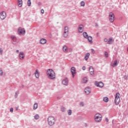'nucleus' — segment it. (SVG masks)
<instances>
[{
	"label": "nucleus",
	"instance_id": "f257e3e1",
	"mask_svg": "<svg viewBox=\"0 0 128 128\" xmlns=\"http://www.w3.org/2000/svg\"><path fill=\"white\" fill-rule=\"evenodd\" d=\"M48 77L50 80H54L56 78V74L52 69H48L46 72Z\"/></svg>",
	"mask_w": 128,
	"mask_h": 128
},
{
	"label": "nucleus",
	"instance_id": "f03ea898",
	"mask_svg": "<svg viewBox=\"0 0 128 128\" xmlns=\"http://www.w3.org/2000/svg\"><path fill=\"white\" fill-rule=\"evenodd\" d=\"M48 126H54V124H56V118L52 116H49L48 118Z\"/></svg>",
	"mask_w": 128,
	"mask_h": 128
},
{
	"label": "nucleus",
	"instance_id": "7ed1b4c3",
	"mask_svg": "<svg viewBox=\"0 0 128 128\" xmlns=\"http://www.w3.org/2000/svg\"><path fill=\"white\" fill-rule=\"evenodd\" d=\"M120 93L117 92L116 94L114 102L116 106H118L120 104Z\"/></svg>",
	"mask_w": 128,
	"mask_h": 128
},
{
	"label": "nucleus",
	"instance_id": "20e7f679",
	"mask_svg": "<svg viewBox=\"0 0 128 128\" xmlns=\"http://www.w3.org/2000/svg\"><path fill=\"white\" fill-rule=\"evenodd\" d=\"M94 120L96 122H100L102 120V115L100 114H96L94 116Z\"/></svg>",
	"mask_w": 128,
	"mask_h": 128
},
{
	"label": "nucleus",
	"instance_id": "39448f33",
	"mask_svg": "<svg viewBox=\"0 0 128 128\" xmlns=\"http://www.w3.org/2000/svg\"><path fill=\"white\" fill-rule=\"evenodd\" d=\"M18 34L20 36H22V34H26V29L22 28H19L18 29Z\"/></svg>",
	"mask_w": 128,
	"mask_h": 128
},
{
	"label": "nucleus",
	"instance_id": "423d86ee",
	"mask_svg": "<svg viewBox=\"0 0 128 128\" xmlns=\"http://www.w3.org/2000/svg\"><path fill=\"white\" fill-rule=\"evenodd\" d=\"M6 18V14L4 12H2L0 13V18L1 20H4Z\"/></svg>",
	"mask_w": 128,
	"mask_h": 128
},
{
	"label": "nucleus",
	"instance_id": "0eeeda50",
	"mask_svg": "<svg viewBox=\"0 0 128 128\" xmlns=\"http://www.w3.org/2000/svg\"><path fill=\"white\" fill-rule=\"evenodd\" d=\"M70 70L72 78H74V75L76 74V68L74 67H72L70 68Z\"/></svg>",
	"mask_w": 128,
	"mask_h": 128
},
{
	"label": "nucleus",
	"instance_id": "6e6552de",
	"mask_svg": "<svg viewBox=\"0 0 128 128\" xmlns=\"http://www.w3.org/2000/svg\"><path fill=\"white\" fill-rule=\"evenodd\" d=\"M78 32L79 34H82V32H84V26L82 24L79 26V27L78 28Z\"/></svg>",
	"mask_w": 128,
	"mask_h": 128
},
{
	"label": "nucleus",
	"instance_id": "1a4fd4ad",
	"mask_svg": "<svg viewBox=\"0 0 128 128\" xmlns=\"http://www.w3.org/2000/svg\"><path fill=\"white\" fill-rule=\"evenodd\" d=\"M96 86H98V88H102L104 86V83L102 82H98L96 83Z\"/></svg>",
	"mask_w": 128,
	"mask_h": 128
},
{
	"label": "nucleus",
	"instance_id": "9d476101",
	"mask_svg": "<svg viewBox=\"0 0 128 128\" xmlns=\"http://www.w3.org/2000/svg\"><path fill=\"white\" fill-rule=\"evenodd\" d=\"M89 72L91 76H94V67L90 66L89 68Z\"/></svg>",
	"mask_w": 128,
	"mask_h": 128
},
{
	"label": "nucleus",
	"instance_id": "9b49d317",
	"mask_svg": "<svg viewBox=\"0 0 128 128\" xmlns=\"http://www.w3.org/2000/svg\"><path fill=\"white\" fill-rule=\"evenodd\" d=\"M62 84L64 86H68V78H66L63 80H62Z\"/></svg>",
	"mask_w": 128,
	"mask_h": 128
},
{
	"label": "nucleus",
	"instance_id": "f8f14e48",
	"mask_svg": "<svg viewBox=\"0 0 128 128\" xmlns=\"http://www.w3.org/2000/svg\"><path fill=\"white\" fill-rule=\"evenodd\" d=\"M84 92L86 94H90V88L88 87L84 89Z\"/></svg>",
	"mask_w": 128,
	"mask_h": 128
},
{
	"label": "nucleus",
	"instance_id": "ddd939ff",
	"mask_svg": "<svg viewBox=\"0 0 128 128\" xmlns=\"http://www.w3.org/2000/svg\"><path fill=\"white\" fill-rule=\"evenodd\" d=\"M24 52H20L19 54V58L20 60H24Z\"/></svg>",
	"mask_w": 128,
	"mask_h": 128
},
{
	"label": "nucleus",
	"instance_id": "4468645a",
	"mask_svg": "<svg viewBox=\"0 0 128 128\" xmlns=\"http://www.w3.org/2000/svg\"><path fill=\"white\" fill-rule=\"evenodd\" d=\"M40 44H46V40L42 38L40 41Z\"/></svg>",
	"mask_w": 128,
	"mask_h": 128
},
{
	"label": "nucleus",
	"instance_id": "2eb2a0df",
	"mask_svg": "<svg viewBox=\"0 0 128 128\" xmlns=\"http://www.w3.org/2000/svg\"><path fill=\"white\" fill-rule=\"evenodd\" d=\"M86 38L90 44H92V36H88Z\"/></svg>",
	"mask_w": 128,
	"mask_h": 128
},
{
	"label": "nucleus",
	"instance_id": "dca6fc26",
	"mask_svg": "<svg viewBox=\"0 0 128 128\" xmlns=\"http://www.w3.org/2000/svg\"><path fill=\"white\" fill-rule=\"evenodd\" d=\"M90 52H87L86 54H85V56H84L85 60H88V58H90Z\"/></svg>",
	"mask_w": 128,
	"mask_h": 128
},
{
	"label": "nucleus",
	"instance_id": "f3484780",
	"mask_svg": "<svg viewBox=\"0 0 128 128\" xmlns=\"http://www.w3.org/2000/svg\"><path fill=\"white\" fill-rule=\"evenodd\" d=\"M18 6L22 8V0H18Z\"/></svg>",
	"mask_w": 128,
	"mask_h": 128
},
{
	"label": "nucleus",
	"instance_id": "a211bd4d",
	"mask_svg": "<svg viewBox=\"0 0 128 128\" xmlns=\"http://www.w3.org/2000/svg\"><path fill=\"white\" fill-rule=\"evenodd\" d=\"M109 20L110 22H112V12L109 14Z\"/></svg>",
	"mask_w": 128,
	"mask_h": 128
},
{
	"label": "nucleus",
	"instance_id": "6ab92c4d",
	"mask_svg": "<svg viewBox=\"0 0 128 128\" xmlns=\"http://www.w3.org/2000/svg\"><path fill=\"white\" fill-rule=\"evenodd\" d=\"M34 74L36 78H40V74L38 73V70H36Z\"/></svg>",
	"mask_w": 128,
	"mask_h": 128
},
{
	"label": "nucleus",
	"instance_id": "aec40b11",
	"mask_svg": "<svg viewBox=\"0 0 128 128\" xmlns=\"http://www.w3.org/2000/svg\"><path fill=\"white\" fill-rule=\"evenodd\" d=\"M62 50L64 52H68V46H64L62 48Z\"/></svg>",
	"mask_w": 128,
	"mask_h": 128
},
{
	"label": "nucleus",
	"instance_id": "412c9836",
	"mask_svg": "<svg viewBox=\"0 0 128 128\" xmlns=\"http://www.w3.org/2000/svg\"><path fill=\"white\" fill-rule=\"evenodd\" d=\"M82 34L84 38H86L88 36V33L86 32H84Z\"/></svg>",
	"mask_w": 128,
	"mask_h": 128
},
{
	"label": "nucleus",
	"instance_id": "4be33fe9",
	"mask_svg": "<svg viewBox=\"0 0 128 128\" xmlns=\"http://www.w3.org/2000/svg\"><path fill=\"white\" fill-rule=\"evenodd\" d=\"M68 32H64L63 34L64 38H68Z\"/></svg>",
	"mask_w": 128,
	"mask_h": 128
},
{
	"label": "nucleus",
	"instance_id": "5701e85b",
	"mask_svg": "<svg viewBox=\"0 0 128 128\" xmlns=\"http://www.w3.org/2000/svg\"><path fill=\"white\" fill-rule=\"evenodd\" d=\"M118 64V61L116 60L114 62V63L113 64V66H116Z\"/></svg>",
	"mask_w": 128,
	"mask_h": 128
},
{
	"label": "nucleus",
	"instance_id": "b1692460",
	"mask_svg": "<svg viewBox=\"0 0 128 128\" xmlns=\"http://www.w3.org/2000/svg\"><path fill=\"white\" fill-rule=\"evenodd\" d=\"M112 38H109V40H108V42H107V44H112Z\"/></svg>",
	"mask_w": 128,
	"mask_h": 128
},
{
	"label": "nucleus",
	"instance_id": "393cba45",
	"mask_svg": "<svg viewBox=\"0 0 128 128\" xmlns=\"http://www.w3.org/2000/svg\"><path fill=\"white\" fill-rule=\"evenodd\" d=\"M64 32H68V27L67 26H65L64 28Z\"/></svg>",
	"mask_w": 128,
	"mask_h": 128
},
{
	"label": "nucleus",
	"instance_id": "a878e982",
	"mask_svg": "<svg viewBox=\"0 0 128 128\" xmlns=\"http://www.w3.org/2000/svg\"><path fill=\"white\" fill-rule=\"evenodd\" d=\"M103 100L105 102H108V97H104L103 98Z\"/></svg>",
	"mask_w": 128,
	"mask_h": 128
},
{
	"label": "nucleus",
	"instance_id": "bb28decb",
	"mask_svg": "<svg viewBox=\"0 0 128 128\" xmlns=\"http://www.w3.org/2000/svg\"><path fill=\"white\" fill-rule=\"evenodd\" d=\"M83 82L84 84H86L88 82V78L85 77L83 78Z\"/></svg>",
	"mask_w": 128,
	"mask_h": 128
},
{
	"label": "nucleus",
	"instance_id": "cd10ccee",
	"mask_svg": "<svg viewBox=\"0 0 128 128\" xmlns=\"http://www.w3.org/2000/svg\"><path fill=\"white\" fill-rule=\"evenodd\" d=\"M38 103H35L34 105V110H36V108H38Z\"/></svg>",
	"mask_w": 128,
	"mask_h": 128
},
{
	"label": "nucleus",
	"instance_id": "c85d7f7f",
	"mask_svg": "<svg viewBox=\"0 0 128 128\" xmlns=\"http://www.w3.org/2000/svg\"><path fill=\"white\" fill-rule=\"evenodd\" d=\"M34 118L35 120H38V118H40V116L38 114H36L34 116Z\"/></svg>",
	"mask_w": 128,
	"mask_h": 128
},
{
	"label": "nucleus",
	"instance_id": "c756f323",
	"mask_svg": "<svg viewBox=\"0 0 128 128\" xmlns=\"http://www.w3.org/2000/svg\"><path fill=\"white\" fill-rule=\"evenodd\" d=\"M31 5H32V1H30V0H28V6H30Z\"/></svg>",
	"mask_w": 128,
	"mask_h": 128
},
{
	"label": "nucleus",
	"instance_id": "7c9ffc66",
	"mask_svg": "<svg viewBox=\"0 0 128 128\" xmlns=\"http://www.w3.org/2000/svg\"><path fill=\"white\" fill-rule=\"evenodd\" d=\"M85 5H86V3L82 1L80 2V6H84Z\"/></svg>",
	"mask_w": 128,
	"mask_h": 128
},
{
	"label": "nucleus",
	"instance_id": "2f4dec72",
	"mask_svg": "<svg viewBox=\"0 0 128 128\" xmlns=\"http://www.w3.org/2000/svg\"><path fill=\"white\" fill-rule=\"evenodd\" d=\"M68 116H72V110H68Z\"/></svg>",
	"mask_w": 128,
	"mask_h": 128
},
{
	"label": "nucleus",
	"instance_id": "473e14b6",
	"mask_svg": "<svg viewBox=\"0 0 128 128\" xmlns=\"http://www.w3.org/2000/svg\"><path fill=\"white\" fill-rule=\"evenodd\" d=\"M80 106H84V102H80Z\"/></svg>",
	"mask_w": 128,
	"mask_h": 128
},
{
	"label": "nucleus",
	"instance_id": "72a5a7b5",
	"mask_svg": "<svg viewBox=\"0 0 128 128\" xmlns=\"http://www.w3.org/2000/svg\"><path fill=\"white\" fill-rule=\"evenodd\" d=\"M61 110L62 112H64L66 110V108L64 106L61 107Z\"/></svg>",
	"mask_w": 128,
	"mask_h": 128
},
{
	"label": "nucleus",
	"instance_id": "f704fd0d",
	"mask_svg": "<svg viewBox=\"0 0 128 128\" xmlns=\"http://www.w3.org/2000/svg\"><path fill=\"white\" fill-rule=\"evenodd\" d=\"M91 52H92V53L93 54H94L96 53V51H95L94 50L93 48H92V49H91Z\"/></svg>",
	"mask_w": 128,
	"mask_h": 128
},
{
	"label": "nucleus",
	"instance_id": "c9c22d12",
	"mask_svg": "<svg viewBox=\"0 0 128 128\" xmlns=\"http://www.w3.org/2000/svg\"><path fill=\"white\" fill-rule=\"evenodd\" d=\"M104 56H106V58H108V52H104Z\"/></svg>",
	"mask_w": 128,
	"mask_h": 128
},
{
	"label": "nucleus",
	"instance_id": "e433bc0d",
	"mask_svg": "<svg viewBox=\"0 0 128 128\" xmlns=\"http://www.w3.org/2000/svg\"><path fill=\"white\" fill-rule=\"evenodd\" d=\"M2 74H3L2 70L0 68V76H2Z\"/></svg>",
	"mask_w": 128,
	"mask_h": 128
},
{
	"label": "nucleus",
	"instance_id": "4c0bfd02",
	"mask_svg": "<svg viewBox=\"0 0 128 128\" xmlns=\"http://www.w3.org/2000/svg\"><path fill=\"white\" fill-rule=\"evenodd\" d=\"M18 91H16L15 93V98H18Z\"/></svg>",
	"mask_w": 128,
	"mask_h": 128
},
{
	"label": "nucleus",
	"instance_id": "58836bf2",
	"mask_svg": "<svg viewBox=\"0 0 128 128\" xmlns=\"http://www.w3.org/2000/svg\"><path fill=\"white\" fill-rule=\"evenodd\" d=\"M16 38V36H10V38H12V40Z\"/></svg>",
	"mask_w": 128,
	"mask_h": 128
},
{
	"label": "nucleus",
	"instance_id": "ea45409f",
	"mask_svg": "<svg viewBox=\"0 0 128 128\" xmlns=\"http://www.w3.org/2000/svg\"><path fill=\"white\" fill-rule=\"evenodd\" d=\"M10 112H14V108H10Z\"/></svg>",
	"mask_w": 128,
	"mask_h": 128
},
{
	"label": "nucleus",
	"instance_id": "a19ab883",
	"mask_svg": "<svg viewBox=\"0 0 128 128\" xmlns=\"http://www.w3.org/2000/svg\"><path fill=\"white\" fill-rule=\"evenodd\" d=\"M12 42H16V38H14V39H13Z\"/></svg>",
	"mask_w": 128,
	"mask_h": 128
},
{
	"label": "nucleus",
	"instance_id": "79ce46f5",
	"mask_svg": "<svg viewBox=\"0 0 128 128\" xmlns=\"http://www.w3.org/2000/svg\"><path fill=\"white\" fill-rule=\"evenodd\" d=\"M0 54H2V48H0Z\"/></svg>",
	"mask_w": 128,
	"mask_h": 128
},
{
	"label": "nucleus",
	"instance_id": "37998d69",
	"mask_svg": "<svg viewBox=\"0 0 128 128\" xmlns=\"http://www.w3.org/2000/svg\"><path fill=\"white\" fill-rule=\"evenodd\" d=\"M82 70H86V66H83L82 67Z\"/></svg>",
	"mask_w": 128,
	"mask_h": 128
},
{
	"label": "nucleus",
	"instance_id": "c03bdc74",
	"mask_svg": "<svg viewBox=\"0 0 128 128\" xmlns=\"http://www.w3.org/2000/svg\"><path fill=\"white\" fill-rule=\"evenodd\" d=\"M41 12H42V14H44V9H42V10H41Z\"/></svg>",
	"mask_w": 128,
	"mask_h": 128
},
{
	"label": "nucleus",
	"instance_id": "a18cd8bd",
	"mask_svg": "<svg viewBox=\"0 0 128 128\" xmlns=\"http://www.w3.org/2000/svg\"><path fill=\"white\" fill-rule=\"evenodd\" d=\"M104 42H108V38H105L104 39Z\"/></svg>",
	"mask_w": 128,
	"mask_h": 128
},
{
	"label": "nucleus",
	"instance_id": "49530a36",
	"mask_svg": "<svg viewBox=\"0 0 128 128\" xmlns=\"http://www.w3.org/2000/svg\"><path fill=\"white\" fill-rule=\"evenodd\" d=\"M124 80H126V78H127L126 76H124Z\"/></svg>",
	"mask_w": 128,
	"mask_h": 128
},
{
	"label": "nucleus",
	"instance_id": "de8ad7c7",
	"mask_svg": "<svg viewBox=\"0 0 128 128\" xmlns=\"http://www.w3.org/2000/svg\"><path fill=\"white\" fill-rule=\"evenodd\" d=\"M95 26H98V23H96Z\"/></svg>",
	"mask_w": 128,
	"mask_h": 128
},
{
	"label": "nucleus",
	"instance_id": "09e8293b",
	"mask_svg": "<svg viewBox=\"0 0 128 128\" xmlns=\"http://www.w3.org/2000/svg\"><path fill=\"white\" fill-rule=\"evenodd\" d=\"M16 54H18V52H20V50H16Z\"/></svg>",
	"mask_w": 128,
	"mask_h": 128
},
{
	"label": "nucleus",
	"instance_id": "8fccbe9b",
	"mask_svg": "<svg viewBox=\"0 0 128 128\" xmlns=\"http://www.w3.org/2000/svg\"><path fill=\"white\" fill-rule=\"evenodd\" d=\"M106 120L108 122V118H106Z\"/></svg>",
	"mask_w": 128,
	"mask_h": 128
},
{
	"label": "nucleus",
	"instance_id": "3c124183",
	"mask_svg": "<svg viewBox=\"0 0 128 128\" xmlns=\"http://www.w3.org/2000/svg\"><path fill=\"white\" fill-rule=\"evenodd\" d=\"M85 126H88V124H86V123L84 124Z\"/></svg>",
	"mask_w": 128,
	"mask_h": 128
},
{
	"label": "nucleus",
	"instance_id": "603ef678",
	"mask_svg": "<svg viewBox=\"0 0 128 128\" xmlns=\"http://www.w3.org/2000/svg\"><path fill=\"white\" fill-rule=\"evenodd\" d=\"M110 66H112V63H111V64H110Z\"/></svg>",
	"mask_w": 128,
	"mask_h": 128
},
{
	"label": "nucleus",
	"instance_id": "864d4df0",
	"mask_svg": "<svg viewBox=\"0 0 128 128\" xmlns=\"http://www.w3.org/2000/svg\"><path fill=\"white\" fill-rule=\"evenodd\" d=\"M113 16V18H114V14H112Z\"/></svg>",
	"mask_w": 128,
	"mask_h": 128
},
{
	"label": "nucleus",
	"instance_id": "5fc2aeb1",
	"mask_svg": "<svg viewBox=\"0 0 128 128\" xmlns=\"http://www.w3.org/2000/svg\"><path fill=\"white\" fill-rule=\"evenodd\" d=\"M18 108H16V110H18Z\"/></svg>",
	"mask_w": 128,
	"mask_h": 128
},
{
	"label": "nucleus",
	"instance_id": "6e6d98bb",
	"mask_svg": "<svg viewBox=\"0 0 128 128\" xmlns=\"http://www.w3.org/2000/svg\"><path fill=\"white\" fill-rule=\"evenodd\" d=\"M38 4H40V2L38 3Z\"/></svg>",
	"mask_w": 128,
	"mask_h": 128
}]
</instances>
